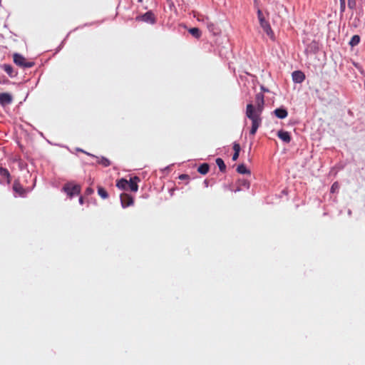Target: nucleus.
Masks as SVG:
<instances>
[{"instance_id":"11","label":"nucleus","mask_w":365,"mask_h":365,"mask_svg":"<svg viewBox=\"0 0 365 365\" xmlns=\"http://www.w3.org/2000/svg\"><path fill=\"white\" fill-rule=\"evenodd\" d=\"M277 136L286 143H289L292 139L289 133L283 130L278 131Z\"/></svg>"},{"instance_id":"3","label":"nucleus","mask_w":365,"mask_h":365,"mask_svg":"<svg viewBox=\"0 0 365 365\" xmlns=\"http://www.w3.org/2000/svg\"><path fill=\"white\" fill-rule=\"evenodd\" d=\"M14 63L22 68H31L34 66V62L28 61L21 54L15 53L13 55Z\"/></svg>"},{"instance_id":"15","label":"nucleus","mask_w":365,"mask_h":365,"mask_svg":"<svg viewBox=\"0 0 365 365\" xmlns=\"http://www.w3.org/2000/svg\"><path fill=\"white\" fill-rule=\"evenodd\" d=\"M240 145L239 143L235 142L233 143V150L235 151L233 155H232V160L233 161H235L237 160L238 157H239V155H240Z\"/></svg>"},{"instance_id":"25","label":"nucleus","mask_w":365,"mask_h":365,"mask_svg":"<svg viewBox=\"0 0 365 365\" xmlns=\"http://www.w3.org/2000/svg\"><path fill=\"white\" fill-rule=\"evenodd\" d=\"M339 189V185L338 182H334L331 187V192L334 193L336 192H338Z\"/></svg>"},{"instance_id":"29","label":"nucleus","mask_w":365,"mask_h":365,"mask_svg":"<svg viewBox=\"0 0 365 365\" xmlns=\"http://www.w3.org/2000/svg\"><path fill=\"white\" fill-rule=\"evenodd\" d=\"M85 192H86V195H91L93 192V190L91 187H88L86 190Z\"/></svg>"},{"instance_id":"17","label":"nucleus","mask_w":365,"mask_h":365,"mask_svg":"<svg viewBox=\"0 0 365 365\" xmlns=\"http://www.w3.org/2000/svg\"><path fill=\"white\" fill-rule=\"evenodd\" d=\"M4 71L10 76L14 77L16 76V73L14 72L13 67L9 64H4L2 66Z\"/></svg>"},{"instance_id":"21","label":"nucleus","mask_w":365,"mask_h":365,"mask_svg":"<svg viewBox=\"0 0 365 365\" xmlns=\"http://www.w3.org/2000/svg\"><path fill=\"white\" fill-rule=\"evenodd\" d=\"M98 194L103 199H106L108 197V194L107 191L103 187H102L101 186L98 187Z\"/></svg>"},{"instance_id":"4","label":"nucleus","mask_w":365,"mask_h":365,"mask_svg":"<svg viewBox=\"0 0 365 365\" xmlns=\"http://www.w3.org/2000/svg\"><path fill=\"white\" fill-rule=\"evenodd\" d=\"M257 16L259 21V24L261 27L263 29L264 31L271 38H273L274 33L272 30L270 24L268 21H267L263 16L262 12L260 10L257 11Z\"/></svg>"},{"instance_id":"30","label":"nucleus","mask_w":365,"mask_h":365,"mask_svg":"<svg viewBox=\"0 0 365 365\" xmlns=\"http://www.w3.org/2000/svg\"><path fill=\"white\" fill-rule=\"evenodd\" d=\"M188 178H189L188 175L186 174H182L179 176V178L181 180L187 179Z\"/></svg>"},{"instance_id":"14","label":"nucleus","mask_w":365,"mask_h":365,"mask_svg":"<svg viewBox=\"0 0 365 365\" xmlns=\"http://www.w3.org/2000/svg\"><path fill=\"white\" fill-rule=\"evenodd\" d=\"M128 185L129 184L128 182V180L124 178H121L120 180H118L117 183H116V186L119 189L124 190H128Z\"/></svg>"},{"instance_id":"8","label":"nucleus","mask_w":365,"mask_h":365,"mask_svg":"<svg viewBox=\"0 0 365 365\" xmlns=\"http://www.w3.org/2000/svg\"><path fill=\"white\" fill-rule=\"evenodd\" d=\"M140 181V178L137 176H135L133 178H130V180H128V190H131L132 192H137L138 190V182Z\"/></svg>"},{"instance_id":"18","label":"nucleus","mask_w":365,"mask_h":365,"mask_svg":"<svg viewBox=\"0 0 365 365\" xmlns=\"http://www.w3.org/2000/svg\"><path fill=\"white\" fill-rule=\"evenodd\" d=\"M209 169L210 166L207 163H202L198 167L197 171L202 175H206L209 172Z\"/></svg>"},{"instance_id":"19","label":"nucleus","mask_w":365,"mask_h":365,"mask_svg":"<svg viewBox=\"0 0 365 365\" xmlns=\"http://www.w3.org/2000/svg\"><path fill=\"white\" fill-rule=\"evenodd\" d=\"M216 164L217 165L220 170L222 173H225L226 171V165L223 161V160L222 158H217L216 160Z\"/></svg>"},{"instance_id":"31","label":"nucleus","mask_w":365,"mask_h":365,"mask_svg":"<svg viewBox=\"0 0 365 365\" xmlns=\"http://www.w3.org/2000/svg\"><path fill=\"white\" fill-rule=\"evenodd\" d=\"M79 202H80V204H81V205L83 203V198L82 197H81L79 198Z\"/></svg>"},{"instance_id":"27","label":"nucleus","mask_w":365,"mask_h":365,"mask_svg":"<svg viewBox=\"0 0 365 365\" xmlns=\"http://www.w3.org/2000/svg\"><path fill=\"white\" fill-rule=\"evenodd\" d=\"M356 0H348V6L351 9H354L356 7Z\"/></svg>"},{"instance_id":"26","label":"nucleus","mask_w":365,"mask_h":365,"mask_svg":"<svg viewBox=\"0 0 365 365\" xmlns=\"http://www.w3.org/2000/svg\"><path fill=\"white\" fill-rule=\"evenodd\" d=\"M207 28H208V29H209L210 31L213 32L214 34H215V33H216V31H215V30L217 29V28H216V26H215V24L214 23H212V22H208V23H207Z\"/></svg>"},{"instance_id":"12","label":"nucleus","mask_w":365,"mask_h":365,"mask_svg":"<svg viewBox=\"0 0 365 365\" xmlns=\"http://www.w3.org/2000/svg\"><path fill=\"white\" fill-rule=\"evenodd\" d=\"M274 115L279 119H284L287 117L288 112L284 108H279L274 110Z\"/></svg>"},{"instance_id":"13","label":"nucleus","mask_w":365,"mask_h":365,"mask_svg":"<svg viewBox=\"0 0 365 365\" xmlns=\"http://www.w3.org/2000/svg\"><path fill=\"white\" fill-rule=\"evenodd\" d=\"M89 155H91V154ZM91 156L94 157L93 155H91ZM95 158L97 159V163L105 168L110 166L111 164L110 161L105 157L98 158L95 156Z\"/></svg>"},{"instance_id":"20","label":"nucleus","mask_w":365,"mask_h":365,"mask_svg":"<svg viewBox=\"0 0 365 365\" xmlns=\"http://www.w3.org/2000/svg\"><path fill=\"white\" fill-rule=\"evenodd\" d=\"M237 173L240 174H250V170L246 168L244 164L239 165L237 168Z\"/></svg>"},{"instance_id":"6","label":"nucleus","mask_w":365,"mask_h":365,"mask_svg":"<svg viewBox=\"0 0 365 365\" xmlns=\"http://www.w3.org/2000/svg\"><path fill=\"white\" fill-rule=\"evenodd\" d=\"M120 202L123 207L130 206L133 204V197L128 193H122L120 195Z\"/></svg>"},{"instance_id":"23","label":"nucleus","mask_w":365,"mask_h":365,"mask_svg":"<svg viewBox=\"0 0 365 365\" xmlns=\"http://www.w3.org/2000/svg\"><path fill=\"white\" fill-rule=\"evenodd\" d=\"M262 123H252V128L250 131V134L252 135H255L257 129L261 125Z\"/></svg>"},{"instance_id":"24","label":"nucleus","mask_w":365,"mask_h":365,"mask_svg":"<svg viewBox=\"0 0 365 365\" xmlns=\"http://www.w3.org/2000/svg\"><path fill=\"white\" fill-rule=\"evenodd\" d=\"M189 32L196 38H199L201 36V32L197 28H192L189 30Z\"/></svg>"},{"instance_id":"28","label":"nucleus","mask_w":365,"mask_h":365,"mask_svg":"<svg viewBox=\"0 0 365 365\" xmlns=\"http://www.w3.org/2000/svg\"><path fill=\"white\" fill-rule=\"evenodd\" d=\"M340 1V11L341 12H344L346 8V1L345 0H339Z\"/></svg>"},{"instance_id":"1","label":"nucleus","mask_w":365,"mask_h":365,"mask_svg":"<svg viewBox=\"0 0 365 365\" xmlns=\"http://www.w3.org/2000/svg\"><path fill=\"white\" fill-rule=\"evenodd\" d=\"M264 95L259 93L255 96V105L249 103L246 107V116L253 123H262L261 114L264 109Z\"/></svg>"},{"instance_id":"7","label":"nucleus","mask_w":365,"mask_h":365,"mask_svg":"<svg viewBox=\"0 0 365 365\" xmlns=\"http://www.w3.org/2000/svg\"><path fill=\"white\" fill-rule=\"evenodd\" d=\"M13 98L11 94L8 93H0V104L2 106L9 105L12 103Z\"/></svg>"},{"instance_id":"10","label":"nucleus","mask_w":365,"mask_h":365,"mask_svg":"<svg viewBox=\"0 0 365 365\" xmlns=\"http://www.w3.org/2000/svg\"><path fill=\"white\" fill-rule=\"evenodd\" d=\"M292 80L294 82L300 83L305 79L304 73L301 71H295L292 73Z\"/></svg>"},{"instance_id":"9","label":"nucleus","mask_w":365,"mask_h":365,"mask_svg":"<svg viewBox=\"0 0 365 365\" xmlns=\"http://www.w3.org/2000/svg\"><path fill=\"white\" fill-rule=\"evenodd\" d=\"M13 190L18 194L19 196H24L26 194V190L21 185L19 180H15L13 184Z\"/></svg>"},{"instance_id":"16","label":"nucleus","mask_w":365,"mask_h":365,"mask_svg":"<svg viewBox=\"0 0 365 365\" xmlns=\"http://www.w3.org/2000/svg\"><path fill=\"white\" fill-rule=\"evenodd\" d=\"M0 175L6 179L7 183L9 184L11 182V175L9 170L4 168H0Z\"/></svg>"},{"instance_id":"5","label":"nucleus","mask_w":365,"mask_h":365,"mask_svg":"<svg viewBox=\"0 0 365 365\" xmlns=\"http://www.w3.org/2000/svg\"><path fill=\"white\" fill-rule=\"evenodd\" d=\"M136 19L152 24H155L156 20L154 14L151 11H147L144 14L138 16Z\"/></svg>"},{"instance_id":"22","label":"nucleus","mask_w":365,"mask_h":365,"mask_svg":"<svg viewBox=\"0 0 365 365\" xmlns=\"http://www.w3.org/2000/svg\"><path fill=\"white\" fill-rule=\"evenodd\" d=\"M360 42V37L359 35H354L351 37L350 41H349V44L351 46H355L356 45L359 44V43Z\"/></svg>"},{"instance_id":"2","label":"nucleus","mask_w":365,"mask_h":365,"mask_svg":"<svg viewBox=\"0 0 365 365\" xmlns=\"http://www.w3.org/2000/svg\"><path fill=\"white\" fill-rule=\"evenodd\" d=\"M63 191L67 194L69 197H72L74 195H78L81 192V186L77 184H74L72 182L66 183L63 187Z\"/></svg>"}]
</instances>
